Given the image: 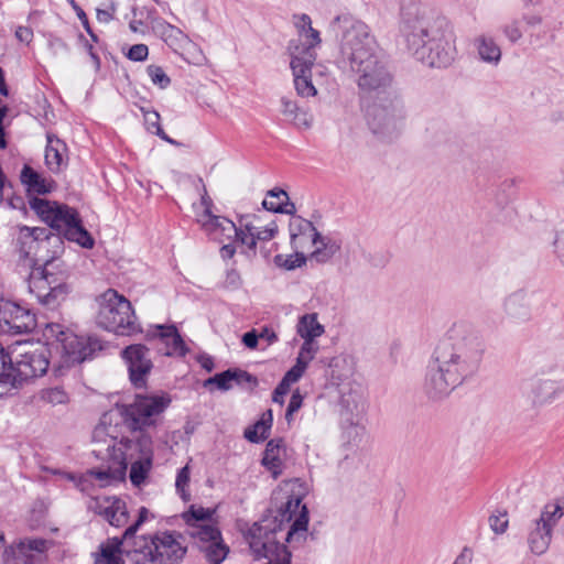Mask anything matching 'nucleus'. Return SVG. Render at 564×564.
Segmentation results:
<instances>
[{"label":"nucleus","instance_id":"1","mask_svg":"<svg viewBox=\"0 0 564 564\" xmlns=\"http://www.w3.org/2000/svg\"><path fill=\"white\" fill-rule=\"evenodd\" d=\"M484 352L479 333L467 323H454L427 362L423 390L429 399L442 400L476 376Z\"/></svg>","mask_w":564,"mask_h":564},{"label":"nucleus","instance_id":"2","mask_svg":"<svg viewBox=\"0 0 564 564\" xmlns=\"http://www.w3.org/2000/svg\"><path fill=\"white\" fill-rule=\"evenodd\" d=\"M425 10L415 2L404 3L401 10L402 33L408 48L417 59L432 67H446L455 59L453 31L442 25L429 28Z\"/></svg>","mask_w":564,"mask_h":564},{"label":"nucleus","instance_id":"3","mask_svg":"<svg viewBox=\"0 0 564 564\" xmlns=\"http://www.w3.org/2000/svg\"><path fill=\"white\" fill-rule=\"evenodd\" d=\"M295 25L299 29V36L289 44L294 88L302 98L315 97L317 89L314 79L317 82V76L325 74V67L315 63V47L321 43L319 33L312 28L307 14L296 17Z\"/></svg>","mask_w":564,"mask_h":564},{"label":"nucleus","instance_id":"4","mask_svg":"<svg viewBox=\"0 0 564 564\" xmlns=\"http://www.w3.org/2000/svg\"><path fill=\"white\" fill-rule=\"evenodd\" d=\"M336 23L341 31L338 64L351 73L372 65V61L379 55L377 42L369 26L351 17H338Z\"/></svg>","mask_w":564,"mask_h":564},{"label":"nucleus","instance_id":"5","mask_svg":"<svg viewBox=\"0 0 564 564\" xmlns=\"http://www.w3.org/2000/svg\"><path fill=\"white\" fill-rule=\"evenodd\" d=\"M29 203L31 209L45 224L57 231L55 235H59L82 248L91 249L95 246V239L84 227L83 220L75 208L41 197H32Z\"/></svg>","mask_w":564,"mask_h":564},{"label":"nucleus","instance_id":"6","mask_svg":"<svg viewBox=\"0 0 564 564\" xmlns=\"http://www.w3.org/2000/svg\"><path fill=\"white\" fill-rule=\"evenodd\" d=\"M180 538L172 532L141 535L127 549L128 560L132 564H178L186 553Z\"/></svg>","mask_w":564,"mask_h":564},{"label":"nucleus","instance_id":"7","mask_svg":"<svg viewBox=\"0 0 564 564\" xmlns=\"http://www.w3.org/2000/svg\"><path fill=\"white\" fill-rule=\"evenodd\" d=\"M214 512L209 508L193 505L182 517L187 525V534L196 540L207 561L210 564H220L229 549L223 543L218 528L209 523Z\"/></svg>","mask_w":564,"mask_h":564},{"label":"nucleus","instance_id":"8","mask_svg":"<svg viewBox=\"0 0 564 564\" xmlns=\"http://www.w3.org/2000/svg\"><path fill=\"white\" fill-rule=\"evenodd\" d=\"M97 302V323L100 327L118 335H129L134 330V314L131 303L124 296L109 289Z\"/></svg>","mask_w":564,"mask_h":564},{"label":"nucleus","instance_id":"9","mask_svg":"<svg viewBox=\"0 0 564 564\" xmlns=\"http://www.w3.org/2000/svg\"><path fill=\"white\" fill-rule=\"evenodd\" d=\"M66 279V270L53 269L51 263H46L39 268H32L28 288L41 304L54 308L65 300L68 293Z\"/></svg>","mask_w":564,"mask_h":564},{"label":"nucleus","instance_id":"10","mask_svg":"<svg viewBox=\"0 0 564 564\" xmlns=\"http://www.w3.org/2000/svg\"><path fill=\"white\" fill-rule=\"evenodd\" d=\"M43 336L48 344L61 349L69 362H83L102 349V343L97 337L77 336L57 323L46 324Z\"/></svg>","mask_w":564,"mask_h":564},{"label":"nucleus","instance_id":"11","mask_svg":"<svg viewBox=\"0 0 564 564\" xmlns=\"http://www.w3.org/2000/svg\"><path fill=\"white\" fill-rule=\"evenodd\" d=\"M271 520L256 522L246 538L256 557L268 560L265 564H291V553L276 540L278 528Z\"/></svg>","mask_w":564,"mask_h":564},{"label":"nucleus","instance_id":"12","mask_svg":"<svg viewBox=\"0 0 564 564\" xmlns=\"http://www.w3.org/2000/svg\"><path fill=\"white\" fill-rule=\"evenodd\" d=\"M170 403L171 399L166 395L137 394L132 403L121 408V420L132 432H141L154 425Z\"/></svg>","mask_w":564,"mask_h":564},{"label":"nucleus","instance_id":"13","mask_svg":"<svg viewBox=\"0 0 564 564\" xmlns=\"http://www.w3.org/2000/svg\"><path fill=\"white\" fill-rule=\"evenodd\" d=\"M279 516L281 517L279 523L278 517H274L273 519L264 518L261 521L271 520L272 527L275 525L278 528L276 535L283 531L282 524L284 521L292 522L285 535V541L292 547L302 545L307 538L308 511L306 506L302 505L301 497L291 496L284 503V507L281 508ZM281 539H284V535H281ZM276 540L279 541L278 538Z\"/></svg>","mask_w":564,"mask_h":564},{"label":"nucleus","instance_id":"14","mask_svg":"<svg viewBox=\"0 0 564 564\" xmlns=\"http://www.w3.org/2000/svg\"><path fill=\"white\" fill-rule=\"evenodd\" d=\"M382 100L375 101L368 109V123L373 133L391 137L403 127V110L393 91Z\"/></svg>","mask_w":564,"mask_h":564},{"label":"nucleus","instance_id":"15","mask_svg":"<svg viewBox=\"0 0 564 564\" xmlns=\"http://www.w3.org/2000/svg\"><path fill=\"white\" fill-rule=\"evenodd\" d=\"M153 455V441L149 434L140 433L133 438L121 436L112 456V471L116 476L124 477L129 463Z\"/></svg>","mask_w":564,"mask_h":564},{"label":"nucleus","instance_id":"16","mask_svg":"<svg viewBox=\"0 0 564 564\" xmlns=\"http://www.w3.org/2000/svg\"><path fill=\"white\" fill-rule=\"evenodd\" d=\"M122 420L113 413H105L91 435L93 454L101 460L111 462L119 446Z\"/></svg>","mask_w":564,"mask_h":564},{"label":"nucleus","instance_id":"17","mask_svg":"<svg viewBox=\"0 0 564 564\" xmlns=\"http://www.w3.org/2000/svg\"><path fill=\"white\" fill-rule=\"evenodd\" d=\"M48 366L47 348L29 347L19 355V358H17L14 364L11 362L8 367L20 384H22L24 381L46 373Z\"/></svg>","mask_w":564,"mask_h":564},{"label":"nucleus","instance_id":"18","mask_svg":"<svg viewBox=\"0 0 564 564\" xmlns=\"http://www.w3.org/2000/svg\"><path fill=\"white\" fill-rule=\"evenodd\" d=\"M35 327V315L29 310L10 301L0 303V335L28 334Z\"/></svg>","mask_w":564,"mask_h":564},{"label":"nucleus","instance_id":"19","mask_svg":"<svg viewBox=\"0 0 564 564\" xmlns=\"http://www.w3.org/2000/svg\"><path fill=\"white\" fill-rule=\"evenodd\" d=\"M196 223L204 234L217 242L236 241L240 243V224L213 212H197Z\"/></svg>","mask_w":564,"mask_h":564},{"label":"nucleus","instance_id":"20","mask_svg":"<svg viewBox=\"0 0 564 564\" xmlns=\"http://www.w3.org/2000/svg\"><path fill=\"white\" fill-rule=\"evenodd\" d=\"M121 356L128 366L131 383L135 388L145 387L148 376L153 368L150 349L142 344H134L126 347Z\"/></svg>","mask_w":564,"mask_h":564},{"label":"nucleus","instance_id":"21","mask_svg":"<svg viewBox=\"0 0 564 564\" xmlns=\"http://www.w3.org/2000/svg\"><path fill=\"white\" fill-rule=\"evenodd\" d=\"M371 64L372 65L364 66L360 69L352 72L357 76L358 87L368 93H391L392 76L383 62H381L378 56Z\"/></svg>","mask_w":564,"mask_h":564},{"label":"nucleus","instance_id":"22","mask_svg":"<svg viewBox=\"0 0 564 564\" xmlns=\"http://www.w3.org/2000/svg\"><path fill=\"white\" fill-rule=\"evenodd\" d=\"M257 223L258 218L256 216L242 215L239 217L240 245L246 246L253 252L258 241H269L278 232V226L274 221L269 223L264 227L259 226Z\"/></svg>","mask_w":564,"mask_h":564},{"label":"nucleus","instance_id":"23","mask_svg":"<svg viewBox=\"0 0 564 564\" xmlns=\"http://www.w3.org/2000/svg\"><path fill=\"white\" fill-rule=\"evenodd\" d=\"M47 542L43 539L19 541L4 549L6 564H34L46 550Z\"/></svg>","mask_w":564,"mask_h":564},{"label":"nucleus","instance_id":"24","mask_svg":"<svg viewBox=\"0 0 564 564\" xmlns=\"http://www.w3.org/2000/svg\"><path fill=\"white\" fill-rule=\"evenodd\" d=\"M43 235V228L40 227H19L15 238V251L19 260L25 268H33L36 264V254L39 240Z\"/></svg>","mask_w":564,"mask_h":564},{"label":"nucleus","instance_id":"25","mask_svg":"<svg viewBox=\"0 0 564 564\" xmlns=\"http://www.w3.org/2000/svg\"><path fill=\"white\" fill-rule=\"evenodd\" d=\"M296 334L303 339L300 350L317 355V338L325 334V326L318 322L317 313H306L296 323Z\"/></svg>","mask_w":564,"mask_h":564},{"label":"nucleus","instance_id":"26","mask_svg":"<svg viewBox=\"0 0 564 564\" xmlns=\"http://www.w3.org/2000/svg\"><path fill=\"white\" fill-rule=\"evenodd\" d=\"M291 245L296 254H304L311 250L315 239L318 238V231L313 224L300 216H293L290 220Z\"/></svg>","mask_w":564,"mask_h":564},{"label":"nucleus","instance_id":"27","mask_svg":"<svg viewBox=\"0 0 564 564\" xmlns=\"http://www.w3.org/2000/svg\"><path fill=\"white\" fill-rule=\"evenodd\" d=\"M64 252V241L59 235L48 232L43 228L37 247L36 263L43 262V265L51 263L53 269L65 270L59 256Z\"/></svg>","mask_w":564,"mask_h":564},{"label":"nucleus","instance_id":"28","mask_svg":"<svg viewBox=\"0 0 564 564\" xmlns=\"http://www.w3.org/2000/svg\"><path fill=\"white\" fill-rule=\"evenodd\" d=\"M502 306L505 315L512 323L522 324L531 319V307L524 290H517L509 294Z\"/></svg>","mask_w":564,"mask_h":564},{"label":"nucleus","instance_id":"29","mask_svg":"<svg viewBox=\"0 0 564 564\" xmlns=\"http://www.w3.org/2000/svg\"><path fill=\"white\" fill-rule=\"evenodd\" d=\"M149 336L158 338L164 346L166 356H185L187 349L174 325H155Z\"/></svg>","mask_w":564,"mask_h":564},{"label":"nucleus","instance_id":"30","mask_svg":"<svg viewBox=\"0 0 564 564\" xmlns=\"http://www.w3.org/2000/svg\"><path fill=\"white\" fill-rule=\"evenodd\" d=\"M150 24L153 33L175 52L191 43L188 36L181 29L170 24L162 18H153Z\"/></svg>","mask_w":564,"mask_h":564},{"label":"nucleus","instance_id":"31","mask_svg":"<svg viewBox=\"0 0 564 564\" xmlns=\"http://www.w3.org/2000/svg\"><path fill=\"white\" fill-rule=\"evenodd\" d=\"M256 383V379L247 371L235 368L228 369L220 373H216L204 381V387L207 388L215 384L219 390H230L234 384Z\"/></svg>","mask_w":564,"mask_h":564},{"label":"nucleus","instance_id":"32","mask_svg":"<svg viewBox=\"0 0 564 564\" xmlns=\"http://www.w3.org/2000/svg\"><path fill=\"white\" fill-rule=\"evenodd\" d=\"M365 411V399L359 391L352 389L348 392L341 391L340 414L347 422L358 423Z\"/></svg>","mask_w":564,"mask_h":564},{"label":"nucleus","instance_id":"33","mask_svg":"<svg viewBox=\"0 0 564 564\" xmlns=\"http://www.w3.org/2000/svg\"><path fill=\"white\" fill-rule=\"evenodd\" d=\"M285 457L286 448L283 440H271L265 446L262 465L276 478L282 474Z\"/></svg>","mask_w":564,"mask_h":564},{"label":"nucleus","instance_id":"34","mask_svg":"<svg viewBox=\"0 0 564 564\" xmlns=\"http://www.w3.org/2000/svg\"><path fill=\"white\" fill-rule=\"evenodd\" d=\"M282 115L291 121L296 128L308 130L313 126V116L305 109H302L295 100L283 96L280 99Z\"/></svg>","mask_w":564,"mask_h":564},{"label":"nucleus","instance_id":"35","mask_svg":"<svg viewBox=\"0 0 564 564\" xmlns=\"http://www.w3.org/2000/svg\"><path fill=\"white\" fill-rule=\"evenodd\" d=\"M128 545L122 538L109 539L100 545V553L96 555L94 564H124L121 555L128 557Z\"/></svg>","mask_w":564,"mask_h":564},{"label":"nucleus","instance_id":"36","mask_svg":"<svg viewBox=\"0 0 564 564\" xmlns=\"http://www.w3.org/2000/svg\"><path fill=\"white\" fill-rule=\"evenodd\" d=\"M340 247L341 245L337 239L322 236L318 232V238L315 239L312 249L307 252H310L311 259L317 263H326L340 250Z\"/></svg>","mask_w":564,"mask_h":564},{"label":"nucleus","instance_id":"37","mask_svg":"<svg viewBox=\"0 0 564 564\" xmlns=\"http://www.w3.org/2000/svg\"><path fill=\"white\" fill-rule=\"evenodd\" d=\"M45 148V164L52 172H59L65 165L64 152L66 144L55 135L47 133Z\"/></svg>","mask_w":564,"mask_h":564},{"label":"nucleus","instance_id":"38","mask_svg":"<svg viewBox=\"0 0 564 564\" xmlns=\"http://www.w3.org/2000/svg\"><path fill=\"white\" fill-rule=\"evenodd\" d=\"M474 45L480 59L488 64L497 65L501 59V50L496 41L488 35L480 34L474 40Z\"/></svg>","mask_w":564,"mask_h":564},{"label":"nucleus","instance_id":"39","mask_svg":"<svg viewBox=\"0 0 564 564\" xmlns=\"http://www.w3.org/2000/svg\"><path fill=\"white\" fill-rule=\"evenodd\" d=\"M264 209L273 213L293 214L295 206L289 202L288 193L280 188L271 189L262 202Z\"/></svg>","mask_w":564,"mask_h":564},{"label":"nucleus","instance_id":"40","mask_svg":"<svg viewBox=\"0 0 564 564\" xmlns=\"http://www.w3.org/2000/svg\"><path fill=\"white\" fill-rule=\"evenodd\" d=\"M551 540L552 533L550 530L535 520L534 528L530 531L528 538L530 550L536 555L544 554L550 546Z\"/></svg>","mask_w":564,"mask_h":564},{"label":"nucleus","instance_id":"41","mask_svg":"<svg viewBox=\"0 0 564 564\" xmlns=\"http://www.w3.org/2000/svg\"><path fill=\"white\" fill-rule=\"evenodd\" d=\"M21 181L29 193L45 194L52 189V183L28 165L21 172Z\"/></svg>","mask_w":564,"mask_h":564},{"label":"nucleus","instance_id":"42","mask_svg":"<svg viewBox=\"0 0 564 564\" xmlns=\"http://www.w3.org/2000/svg\"><path fill=\"white\" fill-rule=\"evenodd\" d=\"M104 518L115 528H123L128 524L129 513L126 503L115 499L102 512Z\"/></svg>","mask_w":564,"mask_h":564},{"label":"nucleus","instance_id":"43","mask_svg":"<svg viewBox=\"0 0 564 564\" xmlns=\"http://www.w3.org/2000/svg\"><path fill=\"white\" fill-rule=\"evenodd\" d=\"M37 400L50 406L66 405L69 402V393L63 386H50L39 391Z\"/></svg>","mask_w":564,"mask_h":564},{"label":"nucleus","instance_id":"44","mask_svg":"<svg viewBox=\"0 0 564 564\" xmlns=\"http://www.w3.org/2000/svg\"><path fill=\"white\" fill-rule=\"evenodd\" d=\"M272 421V411L268 410L261 415L258 422H256L252 426L248 427L245 431V437L252 443H259L265 440L269 435V430L271 429Z\"/></svg>","mask_w":564,"mask_h":564},{"label":"nucleus","instance_id":"45","mask_svg":"<svg viewBox=\"0 0 564 564\" xmlns=\"http://www.w3.org/2000/svg\"><path fill=\"white\" fill-rule=\"evenodd\" d=\"M153 457L142 458L139 460H133L129 463L131 465L130 469V481L133 486L140 487L147 479L151 468H152Z\"/></svg>","mask_w":564,"mask_h":564},{"label":"nucleus","instance_id":"46","mask_svg":"<svg viewBox=\"0 0 564 564\" xmlns=\"http://www.w3.org/2000/svg\"><path fill=\"white\" fill-rule=\"evenodd\" d=\"M315 356L316 355L314 354L299 350L295 365L284 375L286 381H290L291 383L297 382Z\"/></svg>","mask_w":564,"mask_h":564},{"label":"nucleus","instance_id":"47","mask_svg":"<svg viewBox=\"0 0 564 564\" xmlns=\"http://www.w3.org/2000/svg\"><path fill=\"white\" fill-rule=\"evenodd\" d=\"M315 356L316 355L314 354L299 350L295 365L284 375L286 381H290L291 383L297 382Z\"/></svg>","mask_w":564,"mask_h":564},{"label":"nucleus","instance_id":"48","mask_svg":"<svg viewBox=\"0 0 564 564\" xmlns=\"http://www.w3.org/2000/svg\"><path fill=\"white\" fill-rule=\"evenodd\" d=\"M534 401L543 404L553 401L557 397L555 382L551 380L538 381L532 389Z\"/></svg>","mask_w":564,"mask_h":564},{"label":"nucleus","instance_id":"49","mask_svg":"<svg viewBox=\"0 0 564 564\" xmlns=\"http://www.w3.org/2000/svg\"><path fill=\"white\" fill-rule=\"evenodd\" d=\"M563 516L564 512L561 506L549 503L543 508L541 516L536 521L552 533V529Z\"/></svg>","mask_w":564,"mask_h":564},{"label":"nucleus","instance_id":"50","mask_svg":"<svg viewBox=\"0 0 564 564\" xmlns=\"http://www.w3.org/2000/svg\"><path fill=\"white\" fill-rule=\"evenodd\" d=\"M144 115V121H145V124H147V129L156 134L158 137H160L162 140L169 142V143H172L174 144L175 141L172 140L165 132L164 130L161 128L160 126V115L158 111L155 110H147L143 112Z\"/></svg>","mask_w":564,"mask_h":564},{"label":"nucleus","instance_id":"51","mask_svg":"<svg viewBox=\"0 0 564 564\" xmlns=\"http://www.w3.org/2000/svg\"><path fill=\"white\" fill-rule=\"evenodd\" d=\"M149 510L145 507L140 508L138 519L130 525H128L122 534V539L126 541L128 549L138 540L139 536H135L137 531L140 527L148 520Z\"/></svg>","mask_w":564,"mask_h":564},{"label":"nucleus","instance_id":"52","mask_svg":"<svg viewBox=\"0 0 564 564\" xmlns=\"http://www.w3.org/2000/svg\"><path fill=\"white\" fill-rule=\"evenodd\" d=\"M189 479H191V469L188 465H185L182 467L177 475L175 480V488L176 491L180 494L181 498L184 501H188L191 499V494L188 490L189 486Z\"/></svg>","mask_w":564,"mask_h":564},{"label":"nucleus","instance_id":"53","mask_svg":"<svg viewBox=\"0 0 564 564\" xmlns=\"http://www.w3.org/2000/svg\"><path fill=\"white\" fill-rule=\"evenodd\" d=\"M147 74L150 77L153 85L161 89H165L170 86L171 79L161 66L149 65L147 67Z\"/></svg>","mask_w":564,"mask_h":564},{"label":"nucleus","instance_id":"54","mask_svg":"<svg viewBox=\"0 0 564 564\" xmlns=\"http://www.w3.org/2000/svg\"><path fill=\"white\" fill-rule=\"evenodd\" d=\"M18 386H20V382L11 370L8 369V371L0 372V398Z\"/></svg>","mask_w":564,"mask_h":564},{"label":"nucleus","instance_id":"55","mask_svg":"<svg viewBox=\"0 0 564 564\" xmlns=\"http://www.w3.org/2000/svg\"><path fill=\"white\" fill-rule=\"evenodd\" d=\"M108 468L107 469H90L87 474L89 476L95 477L100 484L107 485L110 479H122L123 477L116 476L112 471V464L111 462H107Z\"/></svg>","mask_w":564,"mask_h":564},{"label":"nucleus","instance_id":"56","mask_svg":"<svg viewBox=\"0 0 564 564\" xmlns=\"http://www.w3.org/2000/svg\"><path fill=\"white\" fill-rule=\"evenodd\" d=\"M489 525L495 533L501 534L508 528V518L506 512L494 513L489 517Z\"/></svg>","mask_w":564,"mask_h":564},{"label":"nucleus","instance_id":"57","mask_svg":"<svg viewBox=\"0 0 564 564\" xmlns=\"http://www.w3.org/2000/svg\"><path fill=\"white\" fill-rule=\"evenodd\" d=\"M126 56L133 62H143L149 56V47L145 44H134L128 50Z\"/></svg>","mask_w":564,"mask_h":564},{"label":"nucleus","instance_id":"58","mask_svg":"<svg viewBox=\"0 0 564 564\" xmlns=\"http://www.w3.org/2000/svg\"><path fill=\"white\" fill-rule=\"evenodd\" d=\"M117 11L116 3L113 1H109L105 4L104 9H97L96 17L97 20L101 23H109Z\"/></svg>","mask_w":564,"mask_h":564},{"label":"nucleus","instance_id":"59","mask_svg":"<svg viewBox=\"0 0 564 564\" xmlns=\"http://www.w3.org/2000/svg\"><path fill=\"white\" fill-rule=\"evenodd\" d=\"M303 398L301 393L296 390L293 392L288 409L285 413V419L288 422H291L293 414L299 411V409L302 406Z\"/></svg>","mask_w":564,"mask_h":564},{"label":"nucleus","instance_id":"60","mask_svg":"<svg viewBox=\"0 0 564 564\" xmlns=\"http://www.w3.org/2000/svg\"><path fill=\"white\" fill-rule=\"evenodd\" d=\"M503 33L512 43L518 42L522 37V32L520 30L519 22L517 21L505 25Z\"/></svg>","mask_w":564,"mask_h":564},{"label":"nucleus","instance_id":"61","mask_svg":"<svg viewBox=\"0 0 564 564\" xmlns=\"http://www.w3.org/2000/svg\"><path fill=\"white\" fill-rule=\"evenodd\" d=\"M241 285V278L236 269L227 270L224 286L227 289L236 290Z\"/></svg>","mask_w":564,"mask_h":564},{"label":"nucleus","instance_id":"62","mask_svg":"<svg viewBox=\"0 0 564 564\" xmlns=\"http://www.w3.org/2000/svg\"><path fill=\"white\" fill-rule=\"evenodd\" d=\"M15 37L18 41L29 44L33 39V31L28 26H19L15 30Z\"/></svg>","mask_w":564,"mask_h":564},{"label":"nucleus","instance_id":"63","mask_svg":"<svg viewBox=\"0 0 564 564\" xmlns=\"http://www.w3.org/2000/svg\"><path fill=\"white\" fill-rule=\"evenodd\" d=\"M259 341V335L256 330H250L243 334L242 343L250 349H256Z\"/></svg>","mask_w":564,"mask_h":564},{"label":"nucleus","instance_id":"64","mask_svg":"<svg viewBox=\"0 0 564 564\" xmlns=\"http://www.w3.org/2000/svg\"><path fill=\"white\" fill-rule=\"evenodd\" d=\"M48 46L53 51L54 55L58 54L62 51L63 52H67L68 51L67 44L63 40H61L58 37L50 39Z\"/></svg>","mask_w":564,"mask_h":564}]
</instances>
